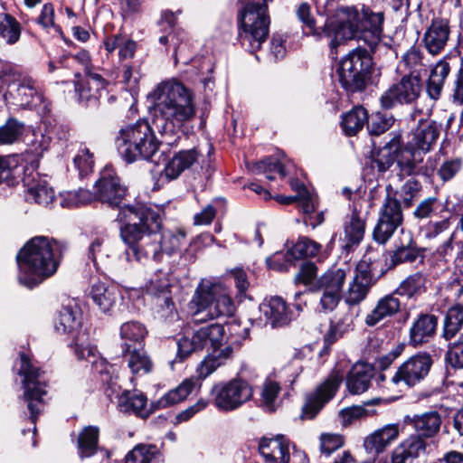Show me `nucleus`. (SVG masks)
<instances>
[{"instance_id": "nucleus-1", "label": "nucleus", "mask_w": 463, "mask_h": 463, "mask_svg": "<svg viewBox=\"0 0 463 463\" xmlns=\"http://www.w3.org/2000/svg\"><path fill=\"white\" fill-rule=\"evenodd\" d=\"M153 100L152 124L139 120L118 131L115 146L122 159L130 164L137 160H151L159 148L154 128L162 136L164 143L175 146L184 125L196 114L194 91L183 82L171 79L156 85L150 92Z\"/></svg>"}, {"instance_id": "nucleus-2", "label": "nucleus", "mask_w": 463, "mask_h": 463, "mask_svg": "<svg viewBox=\"0 0 463 463\" xmlns=\"http://www.w3.org/2000/svg\"><path fill=\"white\" fill-rule=\"evenodd\" d=\"M120 238L128 246L126 257L128 261L146 263L161 261L164 254L177 250L184 232H161L162 219L155 210L143 204L125 205L118 215Z\"/></svg>"}, {"instance_id": "nucleus-3", "label": "nucleus", "mask_w": 463, "mask_h": 463, "mask_svg": "<svg viewBox=\"0 0 463 463\" xmlns=\"http://www.w3.org/2000/svg\"><path fill=\"white\" fill-rule=\"evenodd\" d=\"M384 15L383 12H373L363 7L361 12L354 6H342L326 20L323 34L329 42L331 52L347 40L357 39L364 42L371 52H375L383 33Z\"/></svg>"}, {"instance_id": "nucleus-4", "label": "nucleus", "mask_w": 463, "mask_h": 463, "mask_svg": "<svg viewBox=\"0 0 463 463\" xmlns=\"http://www.w3.org/2000/svg\"><path fill=\"white\" fill-rule=\"evenodd\" d=\"M63 245L52 238L36 236L19 250V282L33 288L53 276L62 258Z\"/></svg>"}, {"instance_id": "nucleus-5", "label": "nucleus", "mask_w": 463, "mask_h": 463, "mask_svg": "<svg viewBox=\"0 0 463 463\" xmlns=\"http://www.w3.org/2000/svg\"><path fill=\"white\" fill-rule=\"evenodd\" d=\"M405 422L412 427L414 434L400 442L391 452V463H413L427 453L426 439L434 438L440 430V414L430 411L413 416H406Z\"/></svg>"}, {"instance_id": "nucleus-6", "label": "nucleus", "mask_w": 463, "mask_h": 463, "mask_svg": "<svg viewBox=\"0 0 463 463\" xmlns=\"http://www.w3.org/2000/svg\"><path fill=\"white\" fill-rule=\"evenodd\" d=\"M233 355V348L230 345L222 349L213 350L196 368V376L184 379L177 387L170 390L156 402L158 409L166 408L185 400L193 392L199 391L202 381L224 365Z\"/></svg>"}, {"instance_id": "nucleus-7", "label": "nucleus", "mask_w": 463, "mask_h": 463, "mask_svg": "<svg viewBox=\"0 0 463 463\" xmlns=\"http://www.w3.org/2000/svg\"><path fill=\"white\" fill-rule=\"evenodd\" d=\"M238 20L241 45L250 52L259 51L269 32L267 4L248 2L239 13Z\"/></svg>"}, {"instance_id": "nucleus-8", "label": "nucleus", "mask_w": 463, "mask_h": 463, "mask_svg": "<svg viewBox=\"0 0 463 463\" xmlns=\"http://www.w3.org/2000/svg\"><path fill=\"white\" fill-rule=\"evenodd\" d=\"M191 303L195 308L194 317L196 322L230 317L235 310L229 289L221 283L198 288Z\"/></svg>"}, {"instance_id": "nucleus-9", "label": "nucleus", "mask_w": 463, "mask_h": 463, "mask_svg": "<svg viewBox=\"0 0 463 463\" xmlns=\"http://www.w3.org/2000/svg\"><path fill=\"white\" fill-rule=\"evenodd\" d=\"M21 367L18 374L23 376V401L30 411V420L35 425L44 407L43 397L47 394L48 379L44 371L33 364L24 353L20 354Z\"/></svg>"}, {"instance_id": "nucleus-10", "label": "nucleus", "mask_w": 463, "mask_h": 463, "mask_svg": "<svg viewBox=\"0 0 463 463\" xmlns=\"http://www.w3.org/2000/svg\"><path fill=\"white\" fill-rule=\"evenodd\" d=\"M372 65V57L365 49H354L340 61L337 69L339 83L347 93L363 91Z\"/></svg>"}, {"instance_id": "nucleus-11", "label": "nucleus", "mask_w": 463, "mask_h": 463, "mask_svg": "<svg viewBox=\"0 0 463 463\" xmlns=\"http://www.w3.org/2000/svg\"><path fill=\"white\" fill-rule=\"evenodd\" d=\"M254 395L251 384L240 377L214 383L210 391L211 401L222 412L234 411L250 402Z\"/></svg>"}, {"instance_id": "nucleus-12", "label": "nucleus", "mask_w": 463, "mask_h": 463, "mask_svg": "<svg viewBox=\"0 0 463 463\" xmlns=\"http://www.w3.org/2000/svg\"><path fill=\"white\" fill-rule=\"evenodd\" d=\"M82 315L80 308L73 301L63 305L55 321V330L60 334L68 335L74 345V352L78 358H85V352L90 354L92 351L90 346L88 334L81 329Z\"/></svg>"}, {"instance_id": "nucleus-13", "label": "nucleus", "mask_w": 463, "mask_h": 463, "mask_svg": "<svg viewBox=\"0 0 463 463\" xmlns=\"http://www.w3.org/2000/svg\"><path fill=\"white\" fill-rule=\"evenodd\" d=\"M6 95L21 109L37 110L42 115L51 111V103L45 98L41 86L30 76L24 75L17 82L9 84Z\"/></svg>"}, {"instance_id": "nucleus-14", "label": "nucleus", "mask_w": 463, "mask_h": 463, "mask_svg": "<svg viewBox=\"0 0 463 463\" xmlns=\"http://www.w3.org/2000/svg\"><path fill=\"white\" fill-rule=\"evenodd\" d=\"M388 146L393 150L396 163V176L400 181L407 177L428 175L429 168L423 152L404 145L401 133H392Z\"/></svg>"}, {"instance_id": "nucleus-15", "label": "nucleus", "mask_w": 463, "mask_h": 463, "mask_svg": "<svg viewBox=\"0 0 463 463\" xmlns=\"http://www.w3.org/2000/svg\"><path fill=\"white\" fill-rule=\"evenodd\" d=\"M224 327L214 323L194 330L191 335H184L177 341V358L183 361L192 353L204 348L219 350L224 338Z\"/></svg>"}, {"instance_id": "nucleus-16", "label": "nucleus", "mask_w": 463, "mask_h": 463, "mask_svg": "<svg viewBox=\"0 0 463 463\" xmlns=\"http://www.w3.org/2000/svg\"><path fill=\"white\" fill-rule=\"evenodd\" d=\"M344 374L339 369H333L329 375L306 396V402L302 408V419L313 420L324 406L336 394Z\"/></svg>"}, {"instance_id": "nucleus-17", "label": "nucleus", "mask_w": 463, "mask_h": 463, "mask_svg": "<svg viewBox=\"0 0 463 463\" xmlns=\"http://www.w3.org/2000/svg\"><path fill=\"white\" fill-rule=\"evenodd\" d=\"M421 92L420 74L409 73L402 77L400 81L392 84L380 97L381 107L392 109L397 105L414 102Z\"/></svg>"}, {"instance_id": "nucleus-18", "label": "nucleus", "mask_w": 463, "mask_h": 463, "mask_svg": "<svg viewBox=\"0 0 463 463\" xmlns=\"http://www.w3.org/2000/svg\"><path fill=\"white\" fill-rule=\"evenodd\" d=\"M432 358L427 353H418L403 362L389 378V384H404L413 387L421 382L430 373Z\"/></svg>"}, {"instance_id": "nucleus-19", "label": "nucleus", "mask_w": 463, "mask_h": 463, "mask_svg": "<svg viewBox=\"0 0 463 463\" xmlns=\"http://www.w3.org/2000/svg\"><path fill=\"white\" fill-rule=\"evenodd\" d=\"M403 213L401 201L390 196L385 197L379 213L378 222L373 229V237L380 244L386 243L395 231L402 224Z\"/></svg>"}, {"instance_id": "nucleus-20", "label": "nucleus", "mask_w": 463, "mask_h": 463, "mask_svg": "<svg viewBox=\"0 0 463 463\" xmlns=\"http://www.w3.org/2000/svg\"><path fill=\"white\" fill-rule=\"evenodd\" d=\"M345 278V269H331L312 285V290L322 292L320 306L325 312L334 310L339 303Z\"/></svg>"}, {"instance_id": "nucleus-21", "label": "nucleus", "mask_w": 463, "mask_h": 463, "mask_svg": "<svg viewBox=\"0 0 463 463\" xmlns=\"http://www.w3.org/2000/svg\"><path fill=\"white\" fill-rule=\"evenodd\" d=\"M126 192V187L110 169L104 170L95 184V199L112 208L119 207Z\"/></svg>"}, {"instance_id": "nucleus-22", "label": "nucleus", "mask_w": 463, "mask_h": 463, "mask_svg": "<svg viewBox=\"0 0 463 463\" xmlns=\"http://www.w3.org/2000/svg\"><path fill=\"white\" fill-rule=\"evenodd\" d=\"M440 133V126L436 121H420L418 127L407 137V146L423 152L425 156L436 144Z\"/></svg>"}, {"instance_id": "nucleus-23", "label": "nucleus", "mask_w": 463, "mask_h": 463, "mask_svg": "<svg viewBox=\"0 0 463 463\" xmlns=\"http://www.w3.org/2000/svg\"><path fill=\"white\" fill-rule=\"evenodd\" d=\"M450 35L449 21L446 18L437 17L431 20L423 35L426 50L431 55H438L446 47Z\"/></svg>"}, {"instance_id": "nucleus-24", "label": "nucleus", "mask_w": 463, "mask_h": 463, "mask_svg": "<svg viewBox=\"0 0 463 463\" xmlns=\"http://www.w3.org/2000/svg\"><path fill=\"white\" fill-rule=\"evenodd\" d=\"M29 170V168L24 170L23 178L24 186L26 188V201L43 206L49 205L54 199L53 189L48 185L45 180L41 179L38 174L34 175L33 172L28 173Z\"/></svg>"}, {"instance_id": "nucleus-25", "label": "nucleus", "mask_w": 463, "mask_h": 463, "mask_svg": "<svg viewBox=\"0 0 463 463\" xmlns=\"http://www.w3.org/2000/svg\"><path fill=\"white\" fill-rule=\"evenodd\" d=\"M289 440L283 435L275 438H263L260 441L259 450L269 463H289Z\"/></svg>"}, {"instance_id": "nucleus-26", "label": "nucleus", "mask_w": 463, "mask_h": 463, "mask_svg": "<svg viewBox=\"0 0 463 463\" xmlns=\"http://www.w3.org/2000/svg\"><path fill=\"white\" fill-rule=\"evenodd\" d=\"M260 311L272 327L288 325L292 319V313L286 301L280 297H271L260 305Z\"/></svg>"}, {"instance_id": "nucleus-27", "label": "nucleus", "mask_w": 463, "mask_h": 463, "mask_svg": "<svg viewBox=\"0 0 463 463\" xmlns=\"http://www.w3.org/2000/svg\"><path fill=\"white\" fill-rule=\"evenodd\" d=\"M399 433L398 424H387L367 436L364 439V447L368 454L376 457L398 439Z\"/></svg>"}, {"instance_id": "nucleus-28", "label": "nucleus", "mask_w": 463, "mask_h": 463, "mask_svg": "<svg viewBox=\"0 0 463 463\" xmlns=\"http://www.w3.org/2000/svg\"><path fill=\"white\" fill-rule=\"evenodd\" d=\"M364 233L365 220L356 209H354L344 222L343 249L347 252L351 251L361 243Z\"/></svg>"}, {"instance_id": "nucleus-29", "label": "nucleus", "mask_w": 463, "mask_h": 463, "mask_svg": "<svg viewBox=\"0 0 463 463\" xmlns=\"http://www.w3.org/2000/svg\"><path fill=\"white\" fill-rule=\"evenodd\" d=\"M438 318L434 315L421 314L410 329V344L416 347L428 343L435 335Z\"/></svg>"}, {"instance_id": "nucleus-30", "label": "nucleus", "mask_w": 463, "mask_h": 463, "mask_svg": "<svg viewBox=\"0 0 463 463\" xmlns=\"http://www.w3.org/2000/svg\"><path fill=\"white\" fill-rule=\"evenodd\" d=\"M399 296L395 290L390 294L381 298L374 308L365 317V324L369 326H374L386 317H390L397 314L402 303L398 298Z\"/></svg>"}, {"instance_id": "nucleus-31", "label": "nucleus", "mask_w": 463, "mask_h": 463, "mask_svg": "<svg viewBox=\"0 0 463 463\" xmlns=\"http://www.w3.org/2000/svg\"><path fill=\"white\" fill-rule=\"evenodd\" d=\"M420 251L412 237L408 235L406 242L401 243L394 250L388 252L385 265L388 269H392L403 263H412L419 258Z\"/></svg>"}, {"instance_id": "nucleus-32", "label": "nucleus", "mask_w": 463, "mask_h": 463, "mask_svg": "<svg viewBox=\"0 0 463 463\" xmlns=\"http://www.w3.org/2000/svg\"><path fill=\"white\" fill-rule=\"evenodd\" d=\"M373 376V368L365 363H357L351 368L347 378L346 386L353 394H360L367 391Z\"/></svg>"}, {"instance_id": "nucleus-33", "label": "nucleus", "mask_w": 463, "mask_h": 463, "mask_svg": "<svg viewBox=\"0 0 463 463\" xmlns=\"http://www.w3.org/2000/svg\"><path fill=\"white\" fill-rule=\"evenodd\" d=\"M375 280L373 279L371 272L367 269H358L353 281L351 282L345 301L349 305H356L363 301L370 288L374 285Z\"/></svg>"}, {"instance_id": "nucleus-34", "label": "nucleus", "mask_w": 463, "mask_h": 463, "mask_svg": "<svg viewBox=\"0 0 463 463\" xmlns=\"http://www.w3.org/2000/svg\"><path fill=\"white\" fill-rule=\"evenodd\" d=\"M198 151L195 148L182 150L175 154L165 165L164 176L166 180L177 178L184 170L190 168L198 158Z\"/></svg>"}, {"instance_id": "nucleus-35", "label": "nucleus", "mask_w": 463, "mask_h": 463, "mask_svg": "<svg viewBox=\"0 0 463 463\" xmlns=\"http://www.w3.org/2000/svg\"><path fill=\"white\" fill-rule=\"evenodd\" d=\"M146 335V327L140 322L132 320L123 323L119 328L121 350L128 351L130 348L144 346Z\"/></svg>"}, {"instance_id": "nucleus-36", "label": "nucleus", "mask_w": 463, "mask_h": 463, "mask_svg": "<svg viewBox=\"0 0 463 463\" xmlns=\"http://www.w3.org/2000/svg\"><path fill=\"white\" fill-rule=\"evenodd\" d=\"M449 72L450 65L446 57L439 61L432 68L426 85L427 94L431 99L438 100L440 98Z\"/></svg>"}, {"instance_id": "nucleus-37", "label": "nucleus", "mask_w": 463, "mask_h": 463, "mask_svg": "<svg viewBox=\"0 0 463 463\" xmlns=\"http://www.w3.org/2000/svg\"><path fill=\"white\" fill-rule=\"evenodd\" d=\"M90 297L101 312L108 313L116 304L118 291L115 287L98 281L92 284Z\"/></svg>"}, {"instance_id": "nucleus-38", "label": "nucleus", "mask_w": 463, "mask_h": 463, "mask_svg": "<svg viewBox=\"0 0 463 463\" xmlns=\"http://www.w3.org/2000/svg\"><path fill=\"white\" fill-rule=\"evenodd\" d=\"M121 352L133 374L144 375L151 372L153 363L144 346L130 348L128 351L121 350Z\"/></svg>"}, {"instance_id": "nucleus-39", "label": "nucleus", "mask_w": 463, "mask_h": 463, "mask_svg": "<svg viewBox=\"0 0 463 463\" xmlns=\"http://www.w3.org/2000/svg\"><path fill=\"white\" fill-rule=\"evenodd\" d=\"M117 398L120 411L144 416L147 400L142 392L125 390L121 393H117Z\"/></svg>"}, {"instance_id": "nucleus-40", "label": "nucleus", "mask_w": 463, "mask_h": 463, "mask_svg": "<svg viewBox=\"0 0 463 463\" xmlns=\"http://www.w3.org/2000/svg\"><path fill=\"white\" fill-rule=\"evenodd\" d=\"M170 287L171 285L167 276L160 273L150 279L146 285V291L148 294L163 300V304H159L160 306L165 307L168 310H172L174 302L171 297Z\"/></svg>"}, {"instance_id": "nucleus-41", "label": "nucleus", "mask_w": 463, "mask_h": 463, "mask_svg": "<svg viewBox=\"0 0 463 463\" xmlns=\"http://www.w3.org/2000/svg\"><path fill=\"white\" fill-rule=\"evenodd\" d=\"M99 430L96 426L85 427L78 436L77 448L79 457L83 459L96 454Z\"/></svg>"}, {"instance_id": "nucleus-42", "label": "nucleus", "mask_w": 463, "mask_h": 463, "mask_svg": "<svg viewBox=\"0 0 463 463\" xmlns=\"http://www.w3.org/2000/svg\"><path fill=\"white\" fill-rule=\"evenodd\" d=\"M426 283L427 277L418 271L405 278L395 289V293L408 298H414L426 291Z\"/></svg>"}, {"instance_id": "nucleus-43", "label": "nucleus", "mask_w": 463, "mask_h": 463, "mask_svg": "<svg viewBox=\"0 0 463 463\" xmlns=\"http://www.w3.org/2000/svg\"><path fill=\"white\" fill-rule=\"evenodd\" d=\"M367 122V110L362 106H357L344 115L341 127L346 136L352 137L362 130Z\"/></svg>"}, {"instance_id": "nucleus-44", "label": "nucleus", "mask_w": 463, "mask_h": 463, "mask_svg": "<svg viewBox=\"0 0 463 463\" xmlns=\"http://www.w3.org/2000/svg\"><path fill=\"white\" fill-rule=\"evenodd\" d=\"M162 456L154 445H137L129 451L125 463H162Z\"/></svg>"}, {"instance_id": "nucleus-45", "label": "nucleus", "mask_w": 463, "mask_h": 463, "mask_svg": "<svg viewBox=\"0 0 463 463\" xmlns=\"http://www.w3.org/2000/svg\"><path fill=\"white\" fill-rule=\"evenodd\" d=\"M255 174H264L266 178L269 181L275 179L273 174H279L282 178L288 175L287 165L283 159H279L273 156L267 157L253 165L251 168Z\"/></svg>"}, {"instance_id": "nucleus-46", "label": "nucleus", "mask_w": 463, "mask_h": 463, "mask_svg": "<svg viewBox=\"0 0 463 463\" xmlns=\"http://www.w3.org/2000/svg\"><path fill=\"white\" fill-rule=\"evenodd\" d=\"M321 249L320 243L306 236H300L288 250V254L296 260L313 258L320 252Z\"/></svg>"}, {"instance_id": "nucleus-47", "label": "nucleus", "mask_w": 463, "mask_h": 463, "mask_svg": "<svg viewBox=\"0 0 463 463\" xmlns=\"http://www.w3.org/2000/svg\"><path fill=\"white\" fill-rule=\"evenodd\" d=\"M463 325V306L457 305L448 310L444 320L442 336L450 340L456 336Z\"/></svg>"}, {"instance_id": "nucleus-48", "label": "nucleus", "mask_w": 463, "mask_h": 463, "mask_svg": "<svg viewBox=\"0 0 463 463\" xmlns=\"http://www.w3.org/2000/svg\"><path fill=\"white\" fill-rule=\"evenodd\" d=\"M0 17V38L9 45L16 43L21 36L20 24L9 14H1Z\"/></svg>"}, {"instance_id": "nucleus-49", "label": "nucleus", "mask_w": 463, "mask_h": 463, "mask_svg": "<svg viewBox=\"0 0 463 463\" xmlns=\"http://www.w3.org/2000/svg\"><path fill=\"white\" fill-rule=\"evenodd\" d=\"M279 384L272 380H266L260 392V406L269 412H273L277 408V399L280 392Z\"/></svg>"}, {"instance_id": "nucleus-50", "label": "nucleus", "mask_w": 463, "mask_h": 463, "mask_svg": "<svg viewBox=\"0 0 463 463\" xmlns=\"http://www.w3.org/2000/svg\"><path fill=\"white\" fill-rule=\"evenodd\" d=\"M422 190L421 183L416 177H410L396 192L404 207H411Z\"/></svg>"}, {"instance_id": "nucleus-51", "label": "nucleus", "mask_w": 463, "mask_h": 463, "mask_svg": "<svg viewBox=\"0 0 463 463\" xmlns=\"http://www.w3.org/2000/svg\"><path fill=\"white\" fill-rule=\"evenodd\" d=\"M24 129V123L14 118H9L0 127V144L8 145L16 142Z\"/></svg>"}, {"instance_id": "nucleus-52", "label": "nucleus", "mask_w": 463, "mask_h": 463, "mask_svg": "<svg viewBox=\"0 0 463 463\" xmlns=\"http://www.w3.org/2000/svg\"><path fill=\"white\" fill-rule=\"evenodd\" d=\"M353 318L349 313H345L339 317H335L331 321L329 331L326 335V340L328 342H335L341 337L345 332L352 328Z\"/></svg>"}, {"instance_id": "nucleus-53", "label": "nucleus", "mask_w": 463, "mask_h": 463, "mask_svg": "<svg viewBox=\"0 0 463 463\" xmlns=\"http://www.w3.org/2000/svg\"><path fill=\"white\" fill-rule=\"evenodd\" d=\"M440 203L437 197L431 196L421 200L414 208L412 216L418 221L431 219L437 214Z\"/></svg>"}, {"instance_id": "nucleus-54", "label": "nucleus", "mask_w": 463, "mask_h": 463, "mask_svg": "<svg viewBox=\"0 0 463 463\" xmlns=\"http://www.w3.org/2000/svg\"><path fill=\"white\" fill-rule=\"evenodd\" d=\"M394 118L391 114L376 112L368 119L367 129L370 135L380 136L386 132L393 124Z\"/></svg>"}, {"instance_id": "nucleus-55", "label": "nucleus", "mask_w": 463, "mask_h": 463, "mask_svg": "<svg viewBox=\"0 0 463 463\" xmlns=\"http://www.w3.org/2000/svg\"><path fill=\"white\" fill-rule=\"evenodd\" d=\"M450 225L451 222L449 218H444L436 222L430 221L420 226L419 233L425 240H434L449 231Z\"/></svg>"}, {"instance_id": "nucleus-56", "label": "nucleus", "mask_w": 463, "mask_h": 463, "mask_svg": "<svg viewBox=\"0 0 463 463\" xmlns=\"http://www.w3.org/2000/svg\"><path fill=\"white\" fill-rule=\"evenodd\" d=\"M75 167L82 177L92 172L94 166L93 154L85 146L80 145L73 158Z\"/></svg>"}, {"instance_id": "nucleus-57", "label": "nucleus", "mask_w": 463, "mask_h": 463, "mask_svg": "<svg viewBox=\"0 0 463 463\" xmlns=\"http://www.w3.org/2000/svg\"><path fill=\"white\" fill-rule=\"evenodd\" d=\"M400 66H403L410 71V73L420 74V71L425 66L423 63V55L417 48H411L403 54Z\"/></svg>"}, {"instance_id": "nucleus-58", "label": "nucleus", "mask_w": 463, "mask_h": 463, "mask_svg": "<svg viewBox=\"0 0 463 463\" xmlns=\"http://www.w3.org/2000/svg\"><path fill=\"white\" fill-rule=\"evenodd\" d=\"M319 441L321 453L328 457L344 446L345 438L336 433H322Z\"/></svg>"}, {"instance_id": "nucleus-59", "label": "nucleus", "mask_w": 463, "mask_h": 463, "mask_svg": "<svg viewBox=\"0 0 463 463\" xmlns=\"http://www.w3.org/2000/svg\"><path fill=\"white\" fill-rule=\"evenodd\" d=\"M298 18L303 23V24L309 30L307 34H312L317 39L324 37L323 28L321 31L316 28V21L311 15L310 6L307 3H302L297 10Z\"/></svg>"}, {"instance_id": "nucleus-60", "label": "nucleus", "mask_w": 463, "mask_h": 463, "mask_svg": "<svg viewBox=\"0 0 463 463\" xmlns=\"http://www.w3.org/2000/svg\"><path fill=\"white\" fill-rule=\"evenodd\" d=\"M395 163V155L393 150L388 146V142L383 148L372 160L373 168H376L380 173H384Z\"/></svg>"}, {"instance_id": "nucleus-61", "label": "nucleus", "mask_w": 463, "mask_h": 463, "mask_svg": "<svg viewBox=\"0 0 463 463\" xmlns=\"http://www.w3.org/2000/svg\"><path fill=\"white\" fill-rule=\"evenodd\" d=\"M21 160L18 155L0 157V184L14 177Z\"/></svg>"}, {"instance_id": "nucleus-62", "label": "nucleus", "mask_w": 463, "mask_h": 463, "mask_svg": "<svg viewBox=\"0 0 463 463\" xmlns=\"http://www.w3.org/2000/svg\"><path fill=\"white\" fill-rule=\"evenodd\" d=\"M93 199H95V194H93L89 190L79 189L78 191L68 193L61 204L63 207L80 206L90 203Z\"/></svg>"}, {"instance_id": "nucleus-63", "label": "nucleus", "mask_w": 463, "mask_h": 463, "mask_svg": "<svg viewBox=\"0 0 463 463\" xmlns=\"http://www.w3.org/2000/svg\"><path fill=\"white\" fill-rule=\"evenodd\" d=\"M33 139L30 144V150L35 156H41L45 151L48 150L52 137L50 133L42 131H35L33 134Z\"/></svg>"}, {"instance_id": "nucleus-64", "label": "nucleus", "mask_w": 463, "mask_h": 463, "mask_svg": "<svg viewBox=\"0 0 463 463\" xmlns=\"http://www.w3.org/2000/svg\"><path fill=\"white\" fill-rule=\"evenodd\" d=\"M460 158H453L444 161L438 170V175L443 182L451 180L461 169Z\"/></svg>"}]
</instances>
